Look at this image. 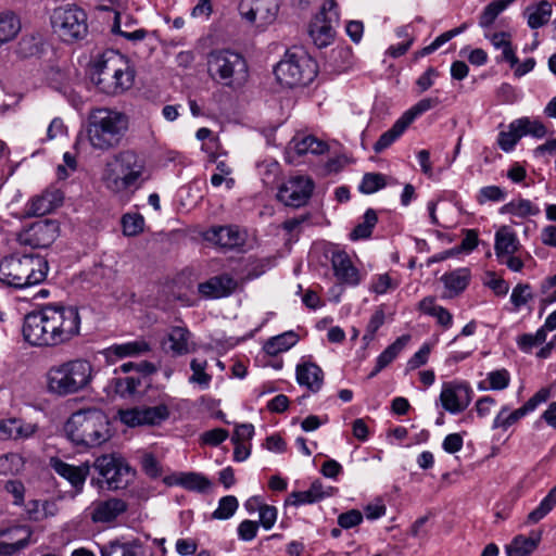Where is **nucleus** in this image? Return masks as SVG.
Here are the masks:
<instances>
[{"label": "nucleus", "instance_id": "1", "mask_svg": "<svg viewBox=\"0 0 556 556\" xmlns=\"http://www.w3.org/2000/svg\"><path fill=\"white\" fill-rule=\"evenodd\" d=\"M81 317L76 306L47 304L24 318L23 336L31 345L56 348L80 334Z\"/></svg>", "mask_w": 556, "mask_h": 556}, {"label": "nucleus", "instance_id": "2", "mask_svg": "<svg viewBox=\"0 0 556 556\" xmlns=\"http://www.w3.org/2000/svg\"><path fill=\"white\" fill-rule=\"evenodd\" d=\"M146 156L132 149L116 152L101 172V184L114 197L129 200L150 179Z\"/></svg>", "mask_w": 556, "mask_h": 556}, {"label": "nucleus", "instance_id": "3", "mask_svg": "<svg viewBox=\"0 0 556 556\" xmlns=\"http://www.w3.org/2000/svg\"><path fill=\"white\" fill-rule=\"evenodd\" d=\"M127 129L128 118L124 113L106 108L93 109L88 115L85 135L77 137L75 149L80 150L86 139L93 150L106 152L119 144Z\"/></svg>", "mask_w": 556, "mask_h": 556}, {"label": "nucleus", "instance_id": "4", "mask_svg": "<svg viewBox=\"0 0 556 556\" xmlns=\"http://www.w3.org/2000/svg\"><path fill=\"white\" fill-rule=\"evenodd\" d=\"M136 77L131 61L115 50L100 54L91 66V80L104 93L121 94L129 90Z\"/></svg>", "mask_w": 556, "mask_h": 556}, {"label": "nucleus", "instance_id": "5", "mask_svg": "<svg viewBox=\"0 0 556 556\" xmlns=\"http://www.w3.org/2000/svg\"><path fill=\"white\" fill-rule=\"evenodd\" d=\"M92 379L93 366L84 358L53 364L45 374L46 390L56 397H66L85 391Z\"/></svg>", "mask_w": 556, "mask_h": 556}, {"label": "nucleus", "instance_id": "6", "mask_svg": "<svg viewBox=\"0 0 556 556\" xmlns=\"http://www.w3.org/2000/svg\"><path fill=\"white\" fill-rule=\"evenodd\" d=\"M66 437L78 446L97 447L111 438L108 416L97 408L73 413L64 426Z\"/></svg>", "mask_w": 556, "mask_h": 556}, {"label": "nucleus", "instance_id": "7", "mask_svg": "<svg viewBox=\"0 0 556 556\" xmlns=\"http://www.w3.org/2000/svg\"><path fill=\"white\" fill-rule=\"evenodd\" d=\"M49 270L48 262L38 254H11L0 261V282L25 289L41 283Z\"/></svg>", "mask_w": 556, "mask_h": 556}, {"label": "nucleus", "instance_id": "8", "mask_svg": "<svg viewBox=\"0 0 556 556\" xmlns=\"http://www.w3.org/2000/svg\"><path fill=\"white\" fill-rule=\"evenodd\" d=\"M277 81L283 87L308 85L317 75V64L302 48H293L274 68Z\"/></svg>", "mask_w": 556, "mask_h": 556}, {"label": "nucleus", "instance_id": "9", "mask_svg": "<svg viewBox=\"0 0 556 556\" xmlns=\"http://www.w3.org/2000/svg\"><path fill=\"white\" fill-rule=\"evenodd\" d=\"M208 73L225 86H241L248 79L245 59L231 50H215L207 59Z\"/></svg>", "mask_w": 556, "mask_h": 556}, {"label": "nucleus", "instance_id": "10", "mask_svg": "<svg viewBox=\"0 0 556 556\" xmlns=\"http://www.w3.org/2000/svg\"><path fill=\"white\" fill-rule=\"evenodd\" d=\"M51 26L63 41L79 40L87 34V15L76 5L59 7L51 15Z\"/></svg>", "mask_w": 556, "mask_h": 556}, {"label": "nucleus", "instance_id": "11", "mask_svg": "<svg viewBox=\"0 0 556 556\" xmlns=\"http://www.w3.org/2000/svg\"><path fill=\"white\" fill-rule=\"evenodd\" d=\"M339 21L340 12L337 2L326 0L309 25V37L317 48H326L332 43Z\"/></svg>", "mask_w": 556, "mask_h": 556}, {"label": "nucleus", "instance_id": "12", "mask_svg": "<svg viewBox=\"0 0 556 556\" xmlns=\"http://www.w3.org/2000/svg\"><path fill=\"white\" fill-rule=\"evenodd\" d=\"M279 8L280 0H243L239 10L250 25L264 30L276 21Z\"/></svg>", "mask_w": 556, "mask_h": 556}, {"label": "nucleus", "instance_id": "13", "mask_svg": "<svg viewBox=\"0 0 556 556\" xmlns=\"http://www.w3.org/2000/svg\"><path fill=\"white\" fill-rule=\"evenodd\" d=\"M93 467L105 479L110 490L126 488L132 476L130 467L124 459L113 454L98 457Z\"/></svg>", "mask_w": 556, "mask_h": 556}, {"label": "nucleus", "instance_id": "14", "mask_svg": "<svg viewBox=\"0 0 556 556\" xmlns=\"http://www.w3.org/2000/svg\"><path fill=\"white\" fill-rule=\"evenodd\" d=\"M59 233L58 222L52 219L38 220L18 232L17 242L33 249H45L55 241Z\"/></svg>", "mask_w": 556, "mask_h": 556}, {"label": "nucleus", "instance_id": "15", "mask_svg": "<svg viewBox=\"0 0 556 556\" xmlns=\"http://www.w3.org/2000/svg\"><path fill=\"white\" fill-rule=\"evenodd\" d=\"M472 394L467 381L452 380L442 383L439 401L447 413L457 415L469 406Z\"/></svg>", "mask_w": 556, "mask_h": 556}, {"label": "nucleus", "instance_id": "16", "mask_svg": "<svg viewBox=\"0 0 556 556\" xmlns=\"http://www.w3.org/2000/svg\"><path fill=\"white\" fill-rule=\"evenodd\" d=\"M314 182L304 176L291 177L278 191V199L288 206L300 207L304 205L312 195Z\"/></svg>", "mask_w": 556, "mask_h": 556}, {"label": "nucleus", "instance_id": "17", "mask_svg": "<svg viewBox=\"0 0 556 556\" xmlns=\"http://www.w3.org/2000/svg\"><path fill=\"white\" fill-rule=\"evenodd\" d=\"M50 467L56 475L70 483L72 486L70 493L72 498L83 493L86 480L90 473V465L88 463L75 466L58 457H52L50 459Z\"/></svg>", "mask_w": 556, "mask_h": 556}, {"label": "nucleus", "instance_id": "18", "mask_svg": "<svg viewBox=\"0 0 556 556\" xmlns=\"http://www.w3.org/2000/svg\"><path fill=\"white\" fill-rule=\"evenodd\" d=\"M330 263L333 276L340 285L356 287L362 282L364 278L363 274L354 266L350 255L345 251H332Z\"/></svg>", "mask_w": 556, "mask_h": 556}, {"label": "nucleus", "instance_id": "19", "mask_svg": "<svg viewBox=\"0 0 556 556\" xmlns=\"http://www.w3.org/2000/svg\"><path fill=\"white\" fill-rule=\"evenodd\" d=\"M163 350L173 356H184L195 351L192 333L187 327H170L161 342Z\"/></svg>", "mask_w": 556, "mask_h": 556}, {"label": "nucleus", "instance_id": "20", "mask_svg": "<svg viewBox=\"0 0 556 556\" xmlns=\"http://www.w3.org/2000/svg\"><path fill=\"white\" fill-rule=\"evenodd\" d=\"M204 239L223 249H238L245 244L247 231L238 226H216L204 232Z\"/></svg>", "mask_w": 556, "mask_h": 556}, {"label": "nucleus", "instance_id": "21", "mask_svg": "<svg viewBox=\"0 0 556 556\" xmlns=\"http://www.w3.org/2000/svg\"><path fill=\"white\" fill-rule=\"evenodd\" d=\"M295 380L300 387L317 393L324 386L325 374L319 365L302 357L295 367Z\"/></svg>", "mask_w": 556, "mask_h": 556}, {"label": "nucleus", "instance_id": "22", "mask_svg": "<svg viewBox=\"0 0 556 556\" xmlns=\"http://www.w3.org/2000/svg\"><path fill=\"white\" fill-rule=\"evenodd\" d=\"M31 530L26 526H15L0 530V556H12L27 546Z\"/></svg>", "mask_w": 556, "mask_h": 556}, {"label": "nucleus", "instance_id": "23", "mask_svg": "<svg viewBox=\"0 0 556 556\" xmlns=\"http://www.w3.org/2000/svg\"><path fill=\"white\" fill-rule=\"evenodd\" d=\"M127 503L121 498H109L93 502L89 509V516L94 523H109L116 520L127 510Z\"/></svg>", "mask_w": 556, "mask_h": 556}, {"label": "nucleus", "instance_id": "24", "mask_svg": "<svg viewBox=\"0 0 556 556\" xmlns=\"http://www.w3.org/2000/svg\"><path fill=\"white\" fill-rule=\"evenodd\" d=\"M167 486H181L185 490L204 493L212 486V482L203 473L195 471L174 472L164 477Z\"/></svg>", "mask_w": 556, "mask_h": 556}, {"label": "nucleus", "instance_id": "25", "mask_svg": "<svg viewBox=\"0 0 556 556\" xmlns=\"http://www.w3.org/2000/svg\"><path fill=\"white\" fill-rule=\"evenodd\" d=\"M237 288V281L229 275L214 276L198 285V292L204 299H220L230 295Z\"/></svg>", "mask_w": 556, "mask_h": 556}, {"label": "nucleus", "instance_id": "26", "mask_svg": "<svg viewBox=\"0 0 556 556\" xmlns=\"http://www.w3.org/2000/svg\"><path fill=\"white\" fill-rule=\"evenodd\" d=\"M471 280V273L466 267L456 268L444 273L440 281L443 283L444 292L442 299L451 300L463 293Z\"/></svg>", "mask_w": 556, "mask_h": 556}, {"label": "nucleus", "instance_id": "27", "mask_svg": "<svg viewBox=\"0 0 556 556\" xmlns=\"http://www.w3.org/2000/svg\"><path fill=\"white\" fill-rule=\"evenodd\" d=\"M151 351V345L144 339L128 341L121 344H113L103 352L109 363L126 357H138Z\"/></svg>", "mask_w": 556, "mask_h": 556}, {"label": "nucleus", "instance_id": "28", "mask_svg": "<svg viewBox=\"0 0 556 556\" xmlns=\"http://www.w3.org/2000/svg\"><path fill=\"white\" fill-rule=\"evenodd\" d=\"M63 202V194L58 189H49L41 194L33 197L27 203V214L42 216L51 213Z\"/></svg>", "mask_w": 556, "mask_h": 556}, {"label": "nucleus", "instance_id": "29", "mask_svg": "<svg viewBox=\"0 0 556 556\" xmlns=\"http://www.w3.org/2000/svg\"><path fill=\"white\" fill-rule=\"evenodd\" d=\"M418 311L429 317H432L437 325L444 331L448 330L454 325L453 314L440 305L437 299L432 295L426 296L418 303Z\"/></svg>", "mask_w": 556, "mask_h": 556}, {"label": "nucleus", "instance_id": "30", "mask_svg": "<svg viewBox=\"0 0 556 556\" xmlns=\"http://www.w3.org/2000/svg\"><path fill=\"white\" fill-rule=\"evenodd\" d=\"M521 248L516 231L509 226H501L494 235V252L497 260L518 253Z\"/></svg>", "mask_w": 556, "mask_h": 556}, {"label": "nucleus", "instance_id": "31", "mask_svg": "<svg viewBox=\"0 0 556 556\" xmlns=\"http://www.w3.org/2000/svg\"><path fill=\"white\" fill-rule=\"evenodd\" d=\"M60 511L56 498L30 500L25 504V514L29 520L42 521L55 517Z\"/></svg>", "mask_w": 556, "mask_h": 556}, {"label": "nucleus", "instance_id": "32", "mask_svg": "<svg viewBox=\"0 0 556 556\" xmlns=\"http://www.w3.org/2000/svg\"><path fill=\"white\" fill-rule=\"evenodd\" d=\"M330 490L331 488L326 490L319 480H315L307 490L292 492L287 503L293 506L314 504L330 496Z\"/></svg>", "mask_w": 556, "mask_h": 556}, {"label": "nucleus", "instance_id": "33", "mask_svg": "<svg viewBox=\"0 0 556 556\" xmlns=\"http://www.w3.org/2000/svg\"><path fill=\"white\" fill-rule=\"evenodd\" d=\"M36 431V426L17 418L0 420V440L28 438Z\"/></svg>", "mask_w": 556, "mask_h": 556}, {"label": "nucleus", "instance_id": "34", "mask_svg": "<svg viewBox=\"0 0 556 556\" xmlns=\"http://www.w3.org/2000/svg\"><path fill=\"white\" fill-rule=\"evenodd\" d=\"M300 340L299 334L293 331H285L280 334L269 338L263 345L267 355L276 356L292 349Z\"/></svg>", "mask_w": 556, "mask_h": 556}, {"label": "nucleus", "instance_id": "35", "mask_svg": "<svg viewBox=\"0 0 556 556\" xmlns=\"http://www.w3.org/2000/svg\"><path fill=\"white\" fill-rule=\"evenodd\" d=\"M552 4L548 1H540L526 8L523 15L531 29H538L546 25L552 16Z\"/></svg>", "mask_w": 556, "mask_h": 556}, {"label": "nucleus", "instance_id": "36", "mask_svg": "<svg viewBox=\"0 0 556 556\" xmlns=\"http://www.w3.org/2000/svg\"><path fill=\"white\" fill-rule=\"evenodd\" d=\"M509 128L519 131L521 138L530 136L535 139H543L547 135V128L543 122L528 116L514 119L509 124Z\"/></svg>", "mask_w": 556, "mask_h": 556}, {"label": "nucleus", "instance_id": "37", "mask_svg": "<svg viewBox=\"0 0 556 556\" xmlns=\"http://www.w3.org/2000/svg\"><path fill=\"white\" fill-rule=\"evenodd\" d=\"M22 23L17 14L5 10L0 12V48L17 37Z\"/></svg>", "mask_w": 556, "mask_h": 556}, {"label": "nucleus", "instance_id": "38", "mask_svg": "<svg viewBox=\"0 0 556 556\" xmlns=\"http://www.w3.org/2000/svg\"><path fill=\"white\" fill-rule=\"evenodd\" d=\"M500 213L503 215L507 214L519 218H526L538 215L540 213V207L528 199L519 198L504 204L500 208Z\"/></svg>", "mask_w": 556, "mask_h": 556}, {"label": "nucleus", "instance_id": "39", "mask_svg": "<svg viewBox=\"0 0 556 556\" xmlns=\"http://www.w3.org/2000/svg\"><path fill=\"white\" fill-rule=\"evenodd\" d=\"M208 363L204 358L194 357L190 361L191 376L188 382L200 390H207L212 383V375L206 371Z\"/></svg>", "mask_w": 556, "mask_h": 556}, {"label": "nucleus", "instance_id": "40", "mask_svg": "<svg viewBox=\"0 0 556 556\" xmlns=\"http://www.w3.org/2000/svg\"><path fill=\"white\" fill-rule=\"evenodd\" d=\"M510 374L507 369L501 368L489 371L485 379L478 383L479 391H503L510 383Z\"/></svg>", "mask_w": 556, "mask_h": 556}, {"label": "nucleus", "instance_id": "41", "mask_svg": "<svg viewBox=\"0 0 556 556\" xmlns=\"http://www.w3.org/2000/svg\"><path fill=\"white\" fill-rule=\"evenodd\" d=\"M410 341L409 334H402L393 343L388 345L376 358L378 370H383L402 353Z\"/></svg>", "mask_w": 556, "mask_h": 556}, {"label": "nucleus", "instance_id": "42", "mask_svg": "<svg viewBox=\"0 0 556 556\" xmlns=\"http://www.w3.org/2000/svg\"><path fill=\"white\" fill-rule=\"evenodd\" d=\"M527 415L528 414L526 410H523L522 406L515 410H510L508 405H503L493 419L492 429H498L505 432Z\"/></svg>", "mask_w": 556, "mask_h": 556}, {"label": "nucleus", "instance_id": "43", "mask_svg": "<svg viewBox=\"0 0 556 556\" xmlns=\"http://www.w3.org/2000/svg\"><path fill=\"white\" fill-rule=\"evenodd\" d=\"M408 127L409 126L406 124V122L400 116L393 126L379 137V139L374 144V151L376 153H381L388 149L405 132Z\"/></svg>", "mask_w": 556, "mask_h": 556}, {"label": "nucleus", "instance_id": "44", "mask_svg": "<svg viewBox=\"0 0 556 556\" xmlns=\"http://www.w3.org/2000/svg\"><path fill=\"white\" fill-rule=\"evenodd\" d=\"M556 507V485L542 498L539 505L527 517V522L535 525L544 519Z\"/></svg>", "mask_w": 556, "mask_h": 556}, {"label": "nucleus", "instance_id": "45", "mask_svg": "<svg viewBox=\"0 0 556 556\" xmlns=\"http://www.w3.org/2000/svg\"><path fill=\"white\" fill-rule=\"evenodd\" d=\"M540 542V536L528 538L525 535L516 536L509 545L506 546L507 556H529L535 551Z\"/></svg>", "mask_w": 556, "mask_h": 556}, {"label": "nucleus", "instance_id": "46", "mask_svg": "<svg viewBox=\"0 0 556 556\" xmlns=\"http://www.w3.org/2000/svg\"><path fill=\"white\" fill-rule=\"evenodd\" d=\"M516 0H495L489 3L479 17V26L488 29L493 25L497 16Z\"/></svg>", "mask_w": 556, "mask_h": 556}, {"label": "nucleus", "instance_id": "47", "mask_svg": "<svg viewBox=\"0 0 556 556\" xmlns=\"http://www.w3.org/2000/svg\"><path fill=\"white\" fill-rule=\"evenodd\" d=\"M143 422L146 426H160L170 416V409L167 404L161 403L155 406H142Z\"/></svg>", "mask_w": 556, "mask_h": 556}, {"label": "nucleus", "instance_id": "48", "mask_svg": "<svg viewBox=\"0 0 556 556\" xmlns=\"http://www.w3.org/2000/svg\"><path fill=\"white\" fill-rule=\"evenodd\" d=\"M42 46V37L39 34H26L17 42L16 53L22 58L38 54Z\"/></svg>", "mask_w": 556, "mask_h": 556}, {"label": "nucleus", "instance_id": "49", "mask_svg": "<svg viewBox=\"0 0 556 556\" xmlns=\"http://www.w3.org/2000/svg\"><path fill=\"white\" fill-rule=\"evenodd\" d=\"M440 104V100L438 97L434 98H424L416 102L413 106L406 110L401 117L406 122L409 126L417 117L422 115L424 113L432 110L433 108Z\"/></svg>", "mask_w": 556, "mask_h": 556}, {"label": "nucleus", "instance_id": "50", "mask_svg": "<svg viewBox=\"0 0 556 556\" xmlns=\"http://www.w3.org/2000/svg\"><path fill=\"white\" fill-rule=\"evenodd\" d=\"M232 169L225 161H216L215 173L211 176V185L215 188L225 185L227 190L235 186V179L231 177Z\"/></svg>", "mask_w": 556, "mask_h": 556}, {"label": "nucleus", "instance_id": "51", "mask_svg": "<svg viewBox=\"0 0 556 556\" xmlns=\"http://www.w3.org/2000/svg\"><path fill=\"white\" fill-rule=\"evenodd\" d=\"M293 143L298 154H321L327 150V144L313 136L294 139Z\"/></svg>", "mask_w": 556, "mask_h": 556}, {"label": "nucleus", "instance_id": "52", "mask_svg": "<svg viewBox=\"0 0 556 556\" xmlns=\"http://www.w3.org/2000/svg\"><path fill=\"white\" fill-rule=\"evenodd\" d=\"M24 468V458L17 453H7L0 456V476L17 475Z\"/></svg>", "mask_w": 556, "mask_h": 556}, {"label": "nucleus", "instance_id": "53", "mask_svg": "<svg viewBox=\"0 0 556 556\" xmlns=\"http://www.w3.org/2000/svg\"><path fill=\"white\" fill-rule=\"evenodd\" d=\"M377 220L376 212L372 208H368L364 214L363 222L351 232L352 240L369 238Z\"/></svg>", "mask_w": 556, "mask_h": 556}, {"label": "nucleus", "instance_id": "54", "mask_svg": "<svg viewBox=\"0 0 556 556\" xmlns=\"http://www.w3.org/2000/svg\"><path fill=\"white\" fill-rule=\"evenodd\" d=\"M239 507V502L233 495L223 496L218 501L217 508L213 511L212 518L217 520H227L231 518Z\"/></svg>", "mask_w": 556, "mask_h": 556}, {"label": "nucleus", "instance_id": "55", "mask_svg": "<svg viewBox=\"0 0 556 556\" xmlns=\"http://www.w3.org/2000/svg\"><path fill=\"white\" fill-rule=\"evenodd\" d=\"M399 286V280L393 278L390 274H379L371 278L369 290L378 295L386 294Z\"/></svg>", "mask_w": 556, "mask_h": 556}, {"label": "nucleus", "instance_id": "56", "mask_svg": "<svg viewBox=\"0 0 556 556\" xmlns=\"http://www.w3.org/2000/svg\"><path fill=\"white\" fill-rule=\"evenodd\" d=\"M122 226L125 236L134 237L143 231L144 218L139 213H127L122 217Z\"/></svg>", "mask_w": 556, "mask_h": 556}, {"label": "nucleus", "instance_id": "57", "mask_svg": "<svg viewBox=\"0 0 556 556\" xmlns=\"http://www.w3.org/2000/svg\"><path fill=\"white\" fill-rule=\"evenodd\" d=\"M546 333L540 327L535 333H523L517 338V345L523 353H530L533 348L544 343Z\"/></svg>", "mask_w": 556, "mask_h": 556}, {"label": "nucleus", "instance_id": "58", "mask_svg": "<svg viewBox=\"0 0 556 556\" xmlns=\"http://www.w3.org/2000/svg\"><path fill=\"white\" fill-rule=\"evenodd\" d=\"M384 186V175L379 173H368L364 175L358 188L362 193L371 194L382 189Z\"/></svg>", "mask_w": 556, "mask_h": 556}, {"label": "nucleus", "instance_id": "59", "mask_svg": "<svg viewBox=\"0 0 556 556\" xmlns=\"http://www.w3.org/2000/svg\"><path fill=\"white\" fill-rule=\"evenodd\" d=\"M258 173L265 186H274L279 180L280 165L276 161H265L258 164Z\"/></svg>", "mask_w": 556, "mask_h": 556}, {"label": "nucleus", "instance_id": "60", "mask_svg": "<svg viewBox=\"0 0 556 556\" xmlns=\"http://www.w3.org/2000/svg\"><path fill=\"white\" fill-rule=\"evenodd\" d=\"M507 192L505 189L498 186H485L482 187L477 194V201L483 205L488 202H502L506 199Z\"/></svg>", "mask_w": 556, "mask_h": 556}, {"label": "nucleus", "instance_id": "61", "mask_svg": "<svg viewBox=\"0 0 556 556\" xmlns=\"http://www.w3.org/2000/svg\"><path fill=\"white\" fill-rule=\"evenodd\" d=\"M135 545L129 542H110L101 547V556H136Z\"/></svg>", "mask_w": 556, "mask_h": 556}, {"label": "nucleus", "instance_id": "62", "mask_svg": "<svg viewBox=\"0 0 556 556\" xmlns=\"http://www.w3.org/2000/svg\"><path fill=\"white\" fill-rule=\"evenodd\" d=\"M139 383L140 381L134 377L113 378L110 382V388H112L117 395L124 397L132 394Z\"/></svg>", "mask_w": 556, "mask_h": 556}, {"label": "nucleus", "instance_id": "63", "mask_svg": "<svg viewBox=\"0 0 556 556\" xmlns=\"http://www.w3.org/2000/svg\"><path fill=\"white\" fill-rule=\"evenodd\" d=\"M384 320L386 314L383 308L380 307L376 309L371 315L363 336V341L366 345H368L375 339L376 332L384 324Z\"/></svg>", "mask_w": 556, "mask_h": 556}, {"label": "nucleus", "instance_id": "64", "mask_svg": "<svg viewBox=\"0 0 556 556\" xmlns=\"http://www.w3.org/2000/svg\"><path fill=\"white\" fill-rule=\"evenodd\" d=\"M118 416L121 421L128 427L134 428L146 426V424L143 422L142 406L121 409L118 412Z\"/></svg>", "mask_w": 556, "mask_h": 556}]
</instances>
